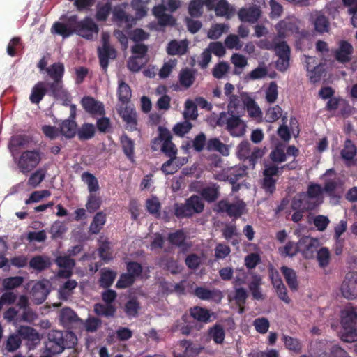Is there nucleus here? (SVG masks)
<instances>
[{
	"label": "nucleus",
	"mask_w": 357,
	"mask_h": 357,
	"mask_svg": "<svg viewBox=\"0 0 357 357\" xmlns=\"http://www.w3.org/2000/svg\"><path fill=\"white\" fill-rule=\"evenodd\" d=\"M76 342L77 337L73 333L53 330L47 334L45 348L48 353L55 355L61 354L66 348L73 347Z\"/></svg>",
	"instance_id": "nucleus-1"
},
{
	"label": "nucleus",
	"mask_w": 357,
	"mask_h": 357,
	"mask_svg": "<svg viewBox=\"0 0 357 357\" xmlns=\"http://www.w3.org/2000/svg\"><path fill=\"white\" fill-rule=\"evenodd\" d=\"M341 340L346 342L357 341V307L348 306L341 311Z\"/></svg>",
	"instance_id": "nucleus-2"
},
{
	"label": "nucleus",
	"mask_w": 357,
	"mask_h": 357,
	"mask_svg": "<svg viewBox=\"0 0 357 357\" xmlns=\"http://www.w3.org/2000/svg\"><path fill=\"white\" fill-rule=\"evenodd\" d=\"M43 153L38 149L23 151L19 156L13 157L19 172L27 175L34 170L43 160Z\"/></svg>",
	"instance_id": "nucleus-3"
},
{
	"label": "nucleus",
	"mask_w": 357,
	"mask_h": 357,
	"mask_svg": "<svg viewBox=\"0 0 357 357\" xmlns=\"http://www.w3.org/2000/svg\"><path fill=\"white\" fill-rule=\"evenodd\" d=\"M204 206L202 198L197 195H192L184 203L174 204V214L178 219L190 218L195 214L202 213Z\"/></svg>",
	"instance_id": "nucleus-4"
},
{
	"label": "nucleus",
	"mask_w": 357,
	"mask_h": 357,
	"mask_svg": "<svg viewBox=\"0 0 357 357\" xmlns=\"http://www.w3.org/2000/svg\"><path fill=\"white\" fill-rule=\"evenodd\" d=\"M216 125L224 127L233 137H241L245 132L246 125L240 116L225 112L220 113Z\"/></svg>",
	"instance_id": "nucleus-5"
},
{
	"label": "nucleus",
	"mask_w": 357,
	"mask_h": 357,
	"mask_svg": "<svg viewBox=\"0 0 357 357\" xmlns=\"http://www.w3.org/2000/svg\"><path fill=\"white\" fill-rule=\"evenodd\" d=\"M284 167L294 169L291 164H287L282 167H278L273 163H266L263 170V179L261 187L266 193L272 195L276 190V183L279 176L282 174Z\"/></svg>",
	"instance_id": "nucleus-6"
},
{
	"label": "nucleus",
	"mask_w": 357,
	"mask_h": 357,
	"mask_svg": "<svg viewBox=\"0 0 357 357\" xmlns=\"http://www.w3.org/2000/svg\"><path fill=\"white\" fill-rule=\"evenodd\" d=\"M77 15L70 16L68 22L74 26V33L86 40H93L99 31L98 26L93 20L89 17H84L81 21L77 20Z\"/></svg>",
	"instance_id": "nucleus-7"
},
{
	"label": "nucleus",
	"mask_w": 357,
	"mask_h": 357,
	"mask_svg": "<svg viewBox=\"0 0 357 357\" xmlns=\"http://www.w3.org/2000/svg\"><path fill=\"white\" fill-rule=\"evenodd\" d=\"M342 296L349 300L357 298V272L346 274L340 288Z\"/></svg>",
	"instance_id": "nucleus-8"
},
{
	"label": "nucleus",
	"mask_w": 357,
	"mask_h": 357,
	"mask_svg": "<svg viewBox=\"0 0 357 357\" xmlns=\"http://www.w3.org/2000/svg\"><path fill=\"white\" fill-rule=\"evenodd\" d=\"M237 15L241 22L255 24L261 17L262 10L259 5H251L240 8Z\"/></svg>",
	"instance_id": "nucleus-9"
},
{
	"label": "nucleus",
	"mask_w": 357,
	"mask_h": 357,
	"mask_svg": "<svg viewBox=\"0 0 357 357\" xmlns=\"http://www.w3.org/2000/svg\"><path fill=\"white\" fill-rule=\"evenodd\" d=\"M319 241L316 238L305 236L298 241L299 252L306 259H313L318 250Z\"/></svg>",
	"instance_id": "nucleus-10"
},
{
	"label": "nucleus",
	"mask_w": 357,
	"mask_h": 357,
	"mask_svg": "<svg viewBox=\"0 0 357 357\" xmlns=\"http://www.w3.org/2000/svg\"><path fill=\"white\" fill-rule=\"evenodd\" d=\"M70 115L68 119L61 122L59 126V132L68 139L73 138L77 132V124L75 119V106L73 105L70 108Z\"/></svg>",
	"instance_id": "nucleus-11"
},
{
	"label": "nucleus",
	"mask_w": 357,
	"mask_h": 357,
	"mask_svg": "<svg viewBox=\"0 0 357 357\" xmlns=\"http://www.w3.org/2000/svg\"><path fill=\"white\" fill-rule=\"evenodd\" d=\"M46 84L50 96L64 102H70V94L64 88L63 80H53L52 82H46Z\"/></svg>",
	"instance_id": "nucleus-12"
},
{
	"label": "nucleus",
	"mask_w": 357,
	"mask_h": 357,
	"mask_svg": "<svg viewBox=\"0 0 357 357\" xmlns=\"http://www.w3.org/2000/svg\"><path fill=\"white\" fill-rule=\"evenodd\" d=\"M31 140V137L26 135H15L12 136L8 145L12 157L16 156L21 149L27 148Z\"/></svg>",
	"instance_id": "nucleus-13"
},
{
	"label": "nucleus",
	"mask_w": 357,
	"mask_h": 357,
	"mask_svg": "<svg viewBox=\"0 0 357 357\" xmlns=\"http://www.w3.org/2000/svg\"><path fill=\"white\" fill-rule=\"evenodd\" d=\"M118 113L126 123V129L133 132L137 130V112L135 109L126 106L121 107L118 109Z\"/></svg>",
	"instance_id": "nucleus-14"
},
{
	"label": "nucleus",
	"mask_w": 357,
	"mask_h": 357,
	"mask_svg": "<svg viewBox=\"0 0 357 357\" xmlns=\"http://www.w3.org/2000/svg\"><path fill=\"white\" fill-rule=\"evenodd\" d=\"M81 103L84 110L92 116H104L105 114L103 103L91 96H84L82 99Z\"/></svg>",
	"instance_id": "nucleus-15"
},
{
	"label": "nucleus",
	"mask_w": 357,
	"mask_h": 357,
	"mask_svg": "<svg viewBox=\"0 0 357 357\" xmlns=\"http://www.w3.org/2000/svg\"><path fill=\"white\" fill-rule=\"evenodd\" d=\"M100 65L105 72L107 71L109 66V59H114L116 57L115 49L104 40L102 47L98 49Z\"/></svg>",
	"instance_id": "nucleus-16"
},
{
	"label": "nucleus",
	"mask_w": 357,
	"mask_h": 357,
	"mask_svg": "<svg viewBox=\"0 0 357 357\" xmlns=\"http://www.w3.org/2000/svg\"><path fill=\"white\" fill-rule=\"evenodd\" d=\"M195 295L203 301H213L219 303L223 298L222 293L218 289H208L203 287H197Z\"/></svg>",
	"instance_id": "nucleus-17"
},
{
	"label": "nucleus",
	"mask_w": 357,
	"mask_h": 357,
	"mask_svg": "<svg viewBox=\"0 0 357 357\" xmlns=\"http://www.w3.org/2000/svg\"><path fill=\"white\" fill-rule=\"evenodd\" d=\"M262 277L257 273L252 274V280L248 284V289L251 294L253 300L264 301L266 298L262 289Z\"/></svg>",
	"instance_id": "nucleus-18"
},
{
	"label": "nucleus",
	"mask_w": 357,
	"mask_h": 357,
	"mask_svg": "<svg viewBox=\"0 0 357 357\" xmlns=\"http://www.w3.org/2000/svg\"><path fill=\"white\" fill-rule=\"evenodd\" d=\"M49 294L47 285L44 282L39 281L32 287L31 298L36 304H41L45 301Z\"/></svg>",
	"instance_id": "nucleus-19"
},
{
	"label": "nucleus",
	"mask_w": 357,
	"mask_h": 357,
	"mask_svg": "<svg viewBox=\"0 0 357 357\" xmlns=\"http://www.w3.org/2000/svg\"><path fill=\"white\" fill-rule=\"evenodd\" d=\"M198 192L202 199H204L208 203L215 202L220 195V186L214 183H211L208 185L204 187Z\"/></svg>",
	"instance_id": "nucleus-20"
},
{
	"label": "nucleus",
	"mask_w": 357,
	"mask_h": 357,
	"mask_svg": "<svg viewBox=\"0 0 357 357\" xmlns=\"http://www.w3.org/2000/svg\"><path fill=\"white\" fill-rule=\"evenodd\" d=\"M353 50V47L349 42L342 40L339 48L335 52V58L342 63H348L351 61Z\"/></svg>",
	"instance_id": "nucleus-21"
},
{
	"label": "nucleus",
	"mask_w": 357,
	"mask_h": 357,
	"mask_svg": "<svg viewBox=\"0 0 357 357\" xmlns=\"http://www.w3.org/2000/svg\"><path fill=\"white\" fill-rule=\"evenodd\" d=\"M48 89L45 82H38L32 88L29 100L33 104H39L44 96L47 93Z\"/></svg>",
	"instance_id": "nucleus-22"
},
{
	"label": "nucleus",
	"mask_w": 357,
	"mask_h": 357,
	"mask_svg": "<svg viewBox=\"0 0 357 357\" xmlns=\"http://www.w3.org/2000/svg\"><path fill=\"white\" fill-rule=\"evenodd\" d=\"M180 347L183 351L181 352L174 351V357H192L197 355L201 349L188 340L181 341L180 343Z\"/></svg>",
	"instance_id": "nucleus-23"
},
{
	"label": "nucleus",
	"mask_w": 357,
	"mask_h": 357,
	"mask_svg": "<svg viewBox=\"0 0 357 357\" xmlns=\"http://www.w3.org/2000/svg\"><path fill=\"white\" fill-rule=\"evenodd\" d=\"M122 150L126 158L132 162H135V142L126 134L120 138Z\"/></svg>",
	"instance_id": "nucleus-24"
},
{
	"label": "nucleus",
	"mask_w": 357,
	"mask_h": 357,
	"mask_svg": "<svg viewBox=\"0 0 357 357\" xmlns=\"http://www.w3.org/2000/svg\"><path fill=\"white\" fill-rule=\"evenodd\" d=\"M280 270L289 289L296 291L298 288V282L296 271L286 266H282Z\"/></svg>",
	"instance_id": "nucleus-25"
},
{
	"label": "nucleus",
	"mask_w": 357,
	"mask_h": 357,
	"mask_svg": "<svg viewBox=\"0 0 357 357\" xmlns=\"http://www.w3.org/2000/svg\"><path fill=\"white\" fill-rule=\"evenodd\" d=\"M141 310V304L137 297L129 298L125 303L123 310L126 316L130 318H136Z\"/></svg>",
	"instance_id": "nucleus-26"
},
{
	"label": "nucleus",
	"mask_w": 357,
	"mask_h": 357,
	"mask_svg": "<svg viewBox=\"0 0 357 357\" xmlns=\"http://www.w3.org/2000/svg\"><path fill=\"white\" fill-rule=\"evenodd\" d=\"M167 241L169 243L176 247L183 248L187 245V235L183 229H177L174 232L168 234Z\"/></svg>",
	"instance_id": "nucleus-27"
},
{
	"label": "nucleus",
	"mask_w": 357,
	"mask_h": 357,
	"mask_svg": "<svg viewBox=\"0 0 357 357\" xmlns=\"http://www.w3.org/2000/svg\"><path fill=\"white\" fill-rule=\"evenodd\" d=\"M190 315L195 320L202 323H208L211 321V317L213 314L204 307L195 306L189 310Z\"/></svg>",
	"instance_id": "nucleus-28"
},
{
	"label": "nucleus",
	"mask_w": 357,
	"mask_h": 357,
	"mask_svg": "<svg viewBox=\"0 0 357 357\" xmlns=\"http://www.w3.org/2000/svg\"><path fill=\"white\" fill-rule=\"evenodd\" d=\"M313 24L315 31L319 33H328L329 31V20L321 12H318L315 14Z\"/></svg>",
	"instance_id": "nucleus-29"
},
{
	"label": "nucleus",
	"mask_w": 357,
	"mask_h": 357,
	"mask_svg": "<svg viewBox=\"0 0 357 357\" xmlns=\"http://www.w3.org/2000/svg\"><path fill=\"white\" fill-rule=\"evenodd\" d=\"M106 214L103 211L98 212L92 220L89 226V233L91 234H98L106 223Z\"/></svg>",
	"instance_id": "nucleus-30"
},
{
	"label": "nucleus",
	"mask_w": 357,
	"mask_h": 357,
	"mask_svg": "<svg viewBox=\"0 0 357 357\" xmlns=\"http://www.w3.org/2000/svg\"><path fill=\"white\" fill-rule=\"evenodd\" d=\"M59 318L61 322L65 326H69L70 324L82 322L75 311L70 307L63 308L59 313Z\"/></svg>",
	"instance_id": "nucleus-31"
},
{
	"label": "nucleus",
	"mask_w": 357,
	"mask_h": 357,
	"mask_svg": "<svg viewBox=\"0 0 357 357\" xmlns=\"http://www.w3.org/2000/svg\"><path fill=\"white\" fill-rule=\"evenodd\" d=\"M117 96L119 102L123 105L128 104L132 97V91L130 86L122 79L119 81Z\"/></svg>",
	"instance_id": "nucleus-32"
},
{
	"label": "nucleus",
	"mask_w": 357,
	"mask_h": 357,
	"mask_svg": "<svg viewBox=\"0 0 357 357\" xmlns=\"http://www.w3.org/2000/svg\"><path fill=\"white\" fill-rule=\"evenodd\" d=\"M213 10L215 11L217 16L227 18H230L235 13L234 9L229 6L226 0H219Z\"/></svg>",
	"instance_id": "nucleus-33"
},
{
	"label": "nucleus",
	"mask_w": 357,
	"mask_h": 357,
	"mask_svg": "<svg viewBox=\"0 0 357 357\" xmlns=\"http://www.w3.org/2000/svg\"><path fill=\"white\" fill-rule=\"evenodd\" d=\"M51 265L50 259L47 257L36 255L32 257L29 261L30 268L37 271H42L48 268Z\"/></svg>",
	"instance_id": "nucleus-34"
},
{
	"label": "nucleus",
	"mask_w": 357,
	"mask_h": 357,
	"mask_svg": "<svg viewBox=\"0 0 357 357\" xmlns=\"http://www.w3.org/2000/svg\"><path fill=\"white\" fill-rule=\"evenodd\" d=\"M246 175L247 167L245 166L233 167L226 173V180L230 183H234L240 181Z\"/></svg>",
	"instance_id": "nucleus-35"
},
{
	"label": "nucleus",
	"mask_w": 357,
	"mask_h": 357,
	"mask_svg": "<svg viewBox=\"0 0 357 357\" xmlns=\"http://www.w3.org/2000/svg\"><path fill=\"white\" fill-rule=\"evenodd\" d=\"M64 72V65L61 62L54 63L46 68V73L53 80H63Z\"/></svg>",
	"instance_id": "nucleus-36"
},
{
	"label": "nucleus",
	"mask_w": 357,
	"mask_h": 357,
	"mask_svg": "<svg viewBox=\"0 0 357 357\" xmlns=\"http://www.w3.org/2000/svg\"><path fill=\"white\" fill-rule=\"evenodd\" d=\"M96 133L94 125L89 123H84L77 130V135L80 141H86L92 139Z\"/></svg>",
	"instance_id": "nucleus-37"
},
{
	"label": "nucleus",
	"mask_w": 357,
	"mask_h": 357,
	"mask_svg": "<svg viewBox=\"0 0 357 357\" xmlns=\"http://www.w3.org/2000/svg\"><path fill=\"white\" fill-rule=\"evenodd\" d=\"M116 277V273L109 268H104L100 272V278L99 280L100 286L108 289L110 287L115 278Z\"/></svg>",
	"instance_id": "nucleus-38"
},
{
	"label": "nucleus",
	"mask_w": 357,
	"mask_h": 357,
	"mask_svg": "<svg viewBox=\"0 0 357 357\" xmlns=\"http://www.w3.org/2000/svg\"><path fill=\"white\" fill-rule=\"evenodd\" d=\"M341 157L347 161H351L357 154V149L354 143L349 139H347L344 148L341 151Z\"/></svg>",
	"instance_id": "nucleus-39"
},
{
	"label": "nucleus",
	"mask_w": 357,
	"mask_h": 357,
	"mask_svg": "<svg viewBox=\"0 0 357 357\" xmlns=\"http://www.w3.org/2000/svg\"><path fill=\"white\" fill-rule=\"evenodd\" d=\"M52 31L54 33L62 36L63 38H66L74 33V27L72 28L63 22H56L52 25Z\"/></svg>",
	"instance_id": "nucleus-40"
},
{
	"label": "nucleus",
	"mask_w": 357,
	"mask_h": 357,
	"mask_svg": "<svg viewBox=\"0 0 357 357\" xmlns=\"http://www.w3.org/2000/svg\"><path fill=\"white\" fill-rule=\"evenodd\" d=\"M286 146L283 143H278L270 153V158L273 162L281 163L287 160L285 153Z\"/></svg>",
	"instance_id": "nucleus-41"
},
{
	"label": "nucleus",
	"mask_w": 357,
	"mask_h": 357,
	"mask_svg": "<svg viewBox=\"0 0 357 357\" xmlns=\"http://www.w3.org/2000/svg\"><path fill=\"white\" fill-rule=\"evenodd\" d=\"M116 312L114 305L96 303L94 305V312L98 316L113 317Z\"/></svg>",
	"instance_id": "nucleus-42"
},
{
	"label": "nucleus",
	"mask_w": 357,
	"mask_h": 357,
	"mask_svg": "<svg viewBox=\"0 0 357 357\" xmlns=\"http://www.w3.org/2000/svg\"><path fill=\"white\" fill-rule=\"evenodd\" d=\"M206 150L208 151H218L224 155L229 154V149L225 144L220 142L218 138H212L206 142Z\"/></svg>",
	"instance_id": "nucleus-43"
},
{
	"label": "nucleus",
	"mask_w": 357,
	"mask_h": 357,
	"mask_svg": "<svg viewBox=\"0 0 357 357\" xmlns=\"http://www.w3.org/2000/svg\"><path fill=\"white\" fill-rule=\"evenodd\" d=\"M195 80V73L190 68H184L181 70L179 73V82L180 84L185 88L190 87Z\"/></svg>",
	"instance_id": "nucleus-44"
},
{
	"label": "nucleus",
	"mask_w": 357,
	"mask_h": 357,
	"mask_svg": "<svg viewBox=\"0 0 357 357\" xmlns=\"http://www.w3.org/2000/svg\"><path fill=\"white\" fill-rule=\"evenodd\" d=\"M77 286V282L75 280H67L59 290V298L62 300H68L72 295L73 289Z\"/></svg>",
	"instance_id": "nucleus-45"
},
{
	"label": "nucleus",
	"mask_w": 357,
	"mask_h": 357,
	"mask_svg": "<svg viewBox=\"0 0 357 357\" xmlns=\"http://www.w3.org/2000/svg\"><path fill=\"white\" fill-rule=\"evenodd\" d=\"M295 26L294 23L289 20H280L276 25L278 36L284 38L289 33L294 31Z\"/></svg>",
	"instance_id": "nucleus-46"
},
{
	"label": "nucleus",
	"mask_w": 357,
	"mask_h": 357,
	"mask_svg": "<svg viewBox=\"0 0 357 357\" xmlns=\"http://www.w3.org/2000/svg\"><path fill=\"white\" fill-rule=\"evenodd\" d=\"M243 102L250 116L257 118L261 116L260 108L252 98L247 96L243 98Z\"/></svg>",
	"instance_id": "nucleus-47"
},
{
	"label": "nucleus",
	"mask_w": 357,
	"mask_h": 357,
	"mask_svg": "<svg viewBox=\"0 0 357 357\" xmlns=\"http://www.w3.org/2000/svg\"><path fill=\"white\" fill-rule=\"evenodd\" d=\"M278 252L282 257H293L299 252L298 242L295 243L293 241H288L283 247L278 248Z\"/></svg>",
	"instance_id": "nucleus-48"
},
{
	"label": "nucleus",
	"mask_w": 357,
	"mask_h": 357,
	"mask_svg": "<svg viewBox=\"0 0 357 357\" xmlns=\"http://www.w3.org/2000/svg\"><path fill=\"white\" fill-rule=\"evenodd\" d=\"M81 177L82 181L87 185L90 194L99 190L98 181L93 174L84 172Z\"/></svg>",
	"instance_id": "nucleus-49"
},
{
	"label": "nucleus",
	"mask_w": 357,
	"mask_h": 357,
	"mask_svg": "<svg viewBox=\"0 0 357 357\" xmlns=\"http://www.w3.org/2000/svg\"><path fill=\"white\" fill-rule=\"evenodd\" d=\"M45 176L46 170L43 168H39L31 173L28 178L27 185L35 188L45 179Z\"/></svg>",
	"instance_id": "nucleus-50"
},
{
	"label": "nucleus",
	"mask_w": 357,
	"mask_h": 357,
	"mask_svg": "<svg viewBox=\"0 0 357 357\" xmlns=\"http://www.w3.org/2000/svg\"><path fill=\"white\" fill-rule=\"evenodd\" d=\"M183 117L185 120H196L198 117L197 105L192 100H187L185 102Z\"/></svg>",
	"instance_id": "nucleus-51"
},
{
	"label": "nucleus",
	"mask_w": 357,
	"mask_h": 357,
	"mask_svg": "<svg viewBox=\"0 0 357 357\" xmlns=\"http://www.w3.org/2000/svg\"><path fill=\"white\" fill-rule=\"evenodd\" d=\"M245 208V204L242 200H239L236 203H229L227 214L229 217L238 218L243 214Z\"/></svg>",
	"instance_id": "nucleus-52"
},
{
	"label": "nucleus",
	"mask_w": 357,
	"mask_h": 357,
	"mask_svg": "<svg viewBox=\"0 0 357 357\" xmlns=\"http://www.w3.org/2000/svg\"><path fill=\"white\" fill-rule=\"evenodd\" d=\"M208 334L216 344H222L224 342L225 332L221 325L216 324L210 328Z\"/></svg>",
	"instance_id": "nucleus-53"
},
{
	"label": "nucleus",
	"mask_w": 357,
	"mask_h": 357,
	"mask_svg": "<svg viewBox=\"0 0 357 357\" xmlns=\"http://www.w3.org/2000/svg\"><path fill=\"white\" fill-rule=\"evenodd\" d=\"M113 18L116 22L122 23L125 22L128 24V26H131L130 22H132L134 19L132 16L126 14L123 8L121 7H115L113 10Z\"/></svg>",
	"instance_id": "nucleus-54"
},
{
	"label": "nucleus",
	"mask_w": 357,
	"mask_h": 357,
	"mask_svg": "<svg viewBox=\"0 0 357 357\" xmlns=\"http://www.w3.org/2000/svg\"><path fill=\"white\" fill-rule=\"evenodd\" d=\"M331 259L330 251L326 247L321 248L317 252V260L321 268H326L328 266Z\"/></svg>",
	"instance_id": "nucleus-55"
},
{
	"label": "nucleus",
	"mask_w": 357,
	"mask_h": 357,
	"mask_svg": "<svg viewBox=\"0 0 357 357\" xmlns=\"http://www.w3.org/2000/svg\"><path fill=\"white\" fill-rule=\"evenodd\" d=\"M112 10V4L107 2L104 4L98 3L97 5V11L96 17L98 21H105L109 15Z\"/></svg>",
	"instance_id": "nucleus-56"
},
{
	"label": "nucleus",
	"mask_w": 357,
	"mask_h": 357,
	"mask_svg": "<svg viewBox=\"0 0 357 357\" xmlns=\"http://www.w3.org/2000/svg\"><path fill=\"white\" fill-rule=\"evenodd\" d=\"M204 2L202 0H192L188 6V13L192 17H199L203 13Z\"/></svg>",
	"instance_id": "nucleus-57"
},
{
	"label": "nucleus",
	"mask_w": 357,
	"mask_h": 357,
	"mask_svg": "<svg viewBox=\"0 0 357 357\" xmlns=\"http://www.w3.org/2000/svg\"><path fill=\"white\" fill-rule=\"evenodd\" d=\"M102 200L100 196L90 194L87 199L86 208L89 213H94L100 208Z\"/></svg>",
	"instance_id": "nucleus-58"
},
{
	"label": "nucleus",
	"mask_w": 357,
	"mask_h": 357,
	"mask_svg": "<svg viewBox=\"0 0 357 357\" xmlns=\"http://www.w3.org/2000/svg\"><path fill=\"white\" fill-rule=\"evenodd\" d=\"M24 282L22 276L9 277L3 279L2 284L6 290H12L20 287Z\"/></svg>",
	"instance_id": "nucleus-59"
},
{
	"label": "nucleus",
	"mask_w": 357,
	"mask_h": 357,
	"mask_svg": "<svg viewBox=\"0 0 357 357\" xmlns=\"http://www.w3.org/2000/svg\"><path fill=\"white\" fill-rule=\"evenodd\" d=\"M192 128V124L188 120L176 123L172 130L174 133L179 137H183L185 134L188 133Z\"/></svg>",
	"instance_id": "nucleus-60"
},
{
	"label": "nucleus",
	"mask_w": 357,
	"mask_h": 357,
	"mask_svg": "<svg viewBox=\"0 0 357 357\" xmlns=\"http://www.w3.org/2000/svg\"><path fill=\"white\" fill-rule=\"evenodd\" d=\"M167 52L169 55H183L186 52V47L181 45L178 41L174 40L168 43Z\"/></svg>",
	"instance_id": "nucleus-61"
},
{
	"label": "nucleus",
	"mask_w": 357,
	"mask_h": 357,
	"mask_svg": "<svg viewBox=\"0 0 357 357\" xmlns=\"http://www.w3.org/2000/svg\"><path fill=\"white\" fill-rule=\"evenodd\" d=\"M278 85L275 82H271L266 89V100L269 104L274 103L278 96Z\"/></svg>",
	"instance_id": "nucleus-62"
},
{
	"label": "nucleus",
	"mask_w": 357,
	"mask_h": 357,
	"mask_svg": "<svg viewBox=\"0 0 357 357\" xmlns=\"http://www.w3.org/2000/svg\"><path fill=\"white\" fill-rule=\"evenodd\" d=\"M228 26L224 24H216L211 26L208 32V37L212 40L218 39L224 32H226Z\"/></svg>",
	"instance_id": "nucleus-63"
},
{
	"label": "nucleus",
	"mask_w": 357,
	"mask_h": 357,
	"mask_svg": "<svg viewBox=\"0 0 357 357\" xmlns=\"http://www.w3.org/2000/svg\"><path fill=\"white\" fill-rule=\"evenodd\" d=\"M283 340L287 349L293 351L296 353H299L301 351L302 345L298 339L288 335H284Z\"/></svg>",
	"instance_id": "nucleus-64"
}]
</instances>
